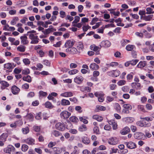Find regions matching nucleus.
I'll return each mask as SVG.
<instances>
[{
  "instance_id": "39448f33",
  "label": "nucleus",
  "mask_w": 154,
  "mask_h": 154,
  "mask_svg": "<svg viewBox=\"0 0 154 154\" xmlns=\"http://www.w3.org/2000/svg\"><path fill=\"white\" fill-rule=\"evenodd\" d=\"M108 143L111 145H116L118 143V140L116 137H112L109 139Z\"/></svg>"
},
{
  "instance_id": "6ab92c4d",
  "label": "nucleus",
  "mask_w": 154,
  "mask_h": 154,
  "mask_svg": "<svg viewBox=\"0 0 154 154\" xmlns=\"http://www.w3.org/2000/svg\"><path fill=\"white\" fill-rule=\"evenodd\" d=\"M76 47L78 51L79 52H80V51H81L83 50L84 48L83 44L81 42H79L77 44Z\"/></svg>"
},
{
  "instance_id": "f3484780",
  "label": "nucleus",
  "mask_w": 154,
  "mask_h": 154,
  "mask_svg": "<svg viewBox=\"0 0 154 154\" xmlns=\"http://www.w3.org/2000/svg\"><path fill=\"white\" fill-rule=\"evenodd\" d=\"M70 115V113L66 111H63L60 114L61 116L65 119L68 118Z\"/></svg>"
},
{
  "instance_id": "4468645a",
  "label": "nucleus",
  "mask_w": 154,
  "mask_h": 154,
  "mask_svg": "<svg viewBox=\"0 0 154 154\" xmlns=\"http://www.w3.org/2000/svg\"><path fill=\"white\" fill-rule=\"evenodd\" d=\"M24 141L25 143L29 145H33L35 144V140L32 138L30 137L24 140Z\"/></svg>"
},
{
  "instance_id": "393cba45",
  "label": "nucleus",
  "mask_w": 154,
  "mask_h": 154,
  "mask_svg": "<svg viewBox=\"0 0 154 154\" xmlns=\"http://www.w3.org/2000/svg\"><path fill=\"white\" fill-rule=\"evenodd\" d=\"M92 118L94 119L97 120L98 122H101L103 119V118L102 117L97 115H94Z\"/></svg>"
},
{
  "instance_id": "0e129e2a",
  "label": "nucleus",
  "mask_w": 154,
  "mask_h": 154,
  "mask_svg": "<svg viewBox=\"0 0 154 154\" xmlns=\"http://www.w3.org/2000/svg\"><path fill=\"white\" fill-rule=\"evenodd\" d=\"M90 28H91V27L88 25L87 26H84L82 27L83 30L84 32L87 31V30Z\"/></svg>"
},
{
  "instance_id": "a18cd8bd",
  "label": "nucleus",
  "mask_w": 154,
  "mask_h": 154,
  "mask_svg": "<svg viewBox=\"0 0 154 154\" xmlns=\"http://www.w3.org/2000/svg\"><path fill=\"white\" fill-rule=\"evenodd\" d=\"M146 14H153L154 12L152 11V9L150 8H146Z\"/></svg>"
},
{
  "instance_id": "4be33fe9",
  "label": "nucleus",
  "mask_w": 154,
  "mask_h": 154,
  "mask_svg": "<svg viewBox=\"0 0 154 154\" xmlns=\"http://www.w3.org/2000/svg\"><path fill=\"white\" fill-rule=\"evenodd\" d=\"M146 65V62L145 61H140L137 65V67L141 68L144 67Z\"/></svg>"
},
{
  "instance_id": "2eb2a0df",
  "label": "nucleus",
  "mask_w": 154,
  "mask_h": 154,
  "mask_svg": "<svg viewBox=\"0 0 154 154\" xmlns=\"http://www.w3.org/2000/svg\"><path fill=\"white\" fill-rule=\"evenodd\" d=\"M123 120L126 123H131L134 121V119L133 117H127L123 118Z\"/></svg>"
},
{
  "instance_id": "20e7f679",
  "label": "nucleus",
  "mask_w": 154,
  "mask_h": 154,
  "mask_svg": "<svg viewBox=\"0 0 154 154\" xmlns=\"http://www.w3.org/2000/svg\"><path fill=\"white\" fill-rule=\"evenodd\" d=\"M15 148L11 145H9L4 149V151L8 153H11V152L15 149Z\"/></svg>"
},
{
  "instance_id": "0eeeda50",
  "label": "nucleus",
  "mask_w": 154,
  "mask_h": 154,
  "mask_svg": "<svg viewBox=\"0 0 154 154\" xmlns=\"http://www.w3.org/2000/svg\"><path fill=\"white\" fill-rule=\"evenodd\" d=\"M127 147L131 149H133L136 147V145L135 143L132 142H126L125 143Z\"/></svg>"
},
{
  "instance_id": "8fccbe9b",
  "label": "nucleus",
  "mask_w": 154,
  "mask_h": 154,
  "mask_svg": "<svg viewBox=\"0 0 154 154\" xmlns=\"http://www.w3.org/2000/svg\"><path fill=\"white\" fill-rule=\"evenodd\" d=\"M4 67L8 69H10L11 68L12 65L10 63H8L4 64Z\"/></svg>"
},
{
  "instance_id": "603ef678",
  "label": "nucleus",
  "mask_w": 154,
  "mask_h": 154,
  "mask_svg": "<svg viewBox=\"0 0 154 154\" xmlns=\"http://www.w3.org/2000/svg\"><path fill=\"white\" fill-rule=\"evenodd\" d=\"M60 133L58 131L54 130L52 132V134L55 137H58L60 135Z\"/></svg>"
},
{
  "instance_id": "ddd939ff",
  "label": "nucleus",
  "mask_w": 154,
  "mask_h": 154,
  "mask_svg": "<svg viewBox=\"0 0 154 154\" xmlns=\"http://www.w3.org/2000/svg\"><path fill=\"white\" fill-rule=\"evenodd\" d=\"M90 68L92 70H97L99 68V66L95 63H91L89 66Z\"/></svg>"
},
{
  "instance_id": "79ce46f5",
  "label": "nucleus",
  "mask_w": 154,
  "mask_h": 154,
  "mask_svg": "<svg viewBox=\"0 0 154 154\" xmlns=\"http://www.w3.org/2000/svg\"><path fill=\"white\" fill-rule=\"evenodd\" d=\"M23 80L29 82H30L31 81V78L29 75L27 76L26 77H24L23 78Z\"/></svg>"
},
{
  "instance_id": "72a5a7b5",
  "label": "nucleus",
  "mask_w": 154,
  "mask_h": 154,
  "mask_svg": "<svg viewBox=\"0 0 154 154\" xmlns=\"http://www.w3.org/2000/svg\"><path fill=\"white\" fill-rule=\"evenodd\" d=\"M87 129V127L85 125H82L80 126L79 128V130L80 131H86Z\"/></svg>"
},
{
  "instance_id": "dca6fc26",
  "label": "nucleus",
  "mask_w": 154,
  "mask_h": 154,
  "mask_svg": "<svg viewBox=\"0 0 154 154\" xmlns=\"http://www.w3.org/2000/svg\"><path fill=\"white\" fill-rule=\"evenodd\" d=\"M0 83L1 85V88L2 90L5 89L9 86V84L7 82L4 81L0 82Z\"/></svg>"
},
{
  "instance_id": "e2e57ef3",
  "label": "nucleus",
  "mask_w": 154,
  "mask_h": 154,
  "mask_svg": "<svg viewBox=\"0 0 154 154\" xmlns=\"http://www.w3.org/2000/svg\"><path fill=\"white\" fill-rule=\"evenodd\" d=\"M6 16V14L5 12L0 11V17L2 18H5Z\"/></svg>"
},
{
  "instance_id": "f8f14e48",
  "label": "nucleus",
  "mask_w": 154,
  "mask_h": 154,
  "mask_svg": "<svg viewBox=\"0 0 154 154\" xmlns=\"http://www.w3.org/2000/svg\"><path fill=\"white\" fill-rule=\"evenodd\" d=\"M109 125H112L113 130H116L117 129L118 125L117 123L114 120H112L109 121Z\"/></svg>"
},
{
  "instance_id": "de8ad7c7",
  "label": "nucleus",
  "mask_w": 154,
  "mask_h": 154,
  "mask_svg": "<svg viewBox=\"0 0 154 154\" xmlns=\"http://www.w3.org/2000/svg\"><path fill=\"white\" fill-rule=\"evenodd\" d=\"M151 16H152V15H148V16H145L143 17V19L145 20L146 21H150L151 19H152V17Z\"/></svg>"
},
{
  "instance_id": "4c0bfd02",
  "label": "nucleus",
  "mask_w": 154,
  "mask_h": 154,
  "mask_svg": "<svg viewBox=\"0 0 154 154\" xmlns=\"http://www.w3.org/2000/svg\"><path fill=\"white\" fill-rule=\"evenodd\" d=\"M18 20L19 19L18 17H15L11 22V24L12 25H15Z\"/></svg>"
},
{
  "instance_id": "58836bf2",
  "label": "nucleus",
  "mask_w": 154,
  "mask_h": 154,
  "mask_svg": "<svg viewBox=\"0 0 154 154\" xmlns=\"http://www.w3.org/2000/svg\"><path fill=\"white\" fill-rule=\"evenodd\" d=\"M130 41L126 39H123L121 40V42L122 46H124L127 43H129Z\"/></svg>"
},
{
  "instance_id": "338daca9",
  "label": "nucleus",
  "mask_w": 154,
  "mask_h": 154,
  "mask_svg": "<svg viewBox=\"0 0 154 154\" xmlns=\"http://www.w3.org/2000/svg\"><path fill=\"white\" fill-rule=\"evenodd\" d=\"M105 130L109 131L111 129V127L109 125H106L104 127Z\"/></svg>"
},
{
  "instance_id": "3c124183",
  "label": "nucleus",
  "mask_w": 154,
  "mask_h": 154,
  "mask_svg": "<svg viewBox=\"0 0 154 154\" xmlns=\"http://www.w3.org/2000/svg\"><path fill=\"white\" fill-rule=\"evenodd\" d=\"M23 62L26 65L29 64L30 63V61L27 58H25L23 60Z\"/></svg>"
},
{
  "instance_id": "f03ea898",
  "label": "nucleus",
  "mask_w": 154,
  "mask_h": 154,
  "mask_svg": "<svg viewBox=\"0 0 154 154\" xmlns=\"http://www.w3.org/2000/svg\"><path fill=\"white\" fill-rule=\"evenodd\" d=\"M66 51L68 53L72 54L80 53V52L78 51L76 48L74 47L67 48L66 49Z\"/></svg>"
},
{
  "instance_id": "c85d7f7f",
  "label": "nucleus",
  "mask_w": 154,
  "mask_h": 154,
  "mask_svg": "<svg viewBox=\"0 0 154 154\" xmlns=\"http://www.w3.org/2000/svg\"><path fill=\"white\" fill-rule=\"evenodd\" d=\"M80 90L81 91L85 92H90L91 91V88L88 87H82L81 88Z\"/></svg>"
},
{
  "instance_id": "864d4df0",
  "label": "nucleus",
  "mask_w": 154,
  "mask_h": 154,
  "mask_svg": "<svg viewBox=\"0 0 154 154\" xmlns=\"http://www.w3.org/2000/svg\"><path fill=\"white\" fill-rule=\"evenodd\" d=\"M138 60L137 59L133 60H132L130 61V64L132 65H135L137 62H138Z\"/></svg>"
},
{
  "instance_id": "6e6d98bb",
  "label": "nucleus",
  "mask_w": 154,
  "mask_h": 154,
  "mask_svg": "<svg viewBox=\"0 0 154 154\" xmlns=\"http://www.w3.org/2000/svg\"><path fill=\"white\" fill-rule=\"evenodd\" d=\"M97 108L98 110L101 111H104L106 109L105 107L101 106L98 105L97 106Z\"/></svg>"
},
{
  "instance_id": "bb28decb",
  "label": "nucleus",
  "mask_w": 154,
  "mask_h": 154,
  "mask_svg": "<svg viewBox=\"0 0 154 154\" xmlns=\"http://www.w3.org/2000/svg\"><path fill=\"white\" fill-rule=\"evenodd\" d=\"M61 104L63 106H66L69 105L70 104V102L68 100L65 99H63L61 100Z\"/></svg>"
},
{
  "instance_id": "bf43d9fd",
  "label": "nucleus",
  "mask_w": 154,
  "mask_h": 154,
  "mask_svg": "<svg viewBox=\"0 0 154 154\" xmlns=\"http://www.w3.org/2000/svg\"><path fill=\"white\" fill-rule=\"evenodd\" d=\"M123 107L125 109H131V106L129 104H125L123 105Z\"/></svg>"
},
{
  "instance_id": "09e8293b",
  "label": "nucleus",
  "mask_w": 154,
  "mask_h": 154,
  "mask_svg": "<svg viewBox=\"0 0 154 154\" xmlns=\"http://www.w3.org/2000/svg\"><path fill=\"white\" fill-rule=\"evenodd\" d=\"M79 119L80 121L82 122L85 124H87L88 123V121L83 117H79Z\"/></svg>"
},
{
  "instance_id": "a211bd4d",
  "label": "nucleus",
  "mask_w": 154,
  "mask_h": 154,
  "mask_svg": "<svg viewBox=\"0 0 154 154\" xmlns=\"http://www.w3.org/2000/svg\"><path fill=\"white\" fill-rule=\"evenodd\" d=\"M20 89L15 85L13 86L11 88V91L13 94H16L20 91Z\"/></svg>"
},
{
  "instance_id": "a19ab883",
  "label": "nucleus",
  "mask_w": 154,
  "mask_h": 154,
  "mask_svg": "<svg viewBox=\"0 0 154 154\" xmlns=\"http://www.w3.org/2000/svg\"><path fill=\"white\" fill-rule=\"evenodd\" d=\"M29 148L28 146L26 144H23L21 147V150L23 152L26 151Z\"/></svg>"
},
{
  "instance_id": "423d86ee",
  "label": "nucleus",
  "mask_w": 154,
  "mask_h": 154,
  "mask_svg": "<svg viewBox=\"0 0 154 154\" xmlns=\"http://www.w3.org/2000/svg\"><path fill=\"white\" fill-rule=\"evenodd\" d=\"M75 41L73 40H68L65 43L64 46L66 48H70L73 45Z\"/></svg>"
},
{
  "instance_id": "f704fd0d",
  "label": "nucleus",
  "mask_w": 154,
  "mask_h": 154,
  "mask_svg": "<svg viewBox=\"0 0 154 154\" xmlns=\"http://www.w3.org/2000/svg\"><path fill=\"white\" fill-rule=\"evenodd\" d=\"M134 48V46L133 45H128L126 47V49L128 51H132Z\"/></svg>"
},
{
  "instance_id": "ea45409f",
  "label": "nucleus",
  "mask_w": 154,
  "mask_h": 154,
  "mask_svg": "<svg viewBox=\"0 0 154 154\" xmlns=\"http://www.w3.org/2000/svg\"><path fill=\"white\" fill-rule=\"evenodd\" d=\"M90 49L94 51H96L98 50L99 47L94 45H91L90 47Z\"/></svg>"
},
{
  "instance_id": "b1692460",
  "label": "nucleus",
  "mask_w": 154,
  "mask_h": 154,
  "mask_svg": "<svg viewBox=\"0 0 154 154\" xmlns=\"http://www.w3.org/2000/svg\"><path fill=\"white\" fill-rule=\"evenodd\" d=\"M51 150L52 152V154H59L61 152L60 149L56 147L52 148Z\"/></svg>"
},
{
  "instance_id": "1a4fd4ad",
  "label": "nucleus",
  "mask_w": 154,
  "mask_h": 154,
  "mask_svg": "<svg viewBox=\"0 0 154 154\" xmlns=\"http://www.w3.org/2000/svg\"><path fill=\"white\" fill-rule=\"evenodd\" d=\"M134 137L137 139H142L145 136L144 134L140 132L135 133L134 134Z\"/></svg>"
},
{
  "instance_id": "13d9d810",
  "label": "nucleus",
  "mask_w": 154,
  "mask_h": 154,
  "mask_svg": "<svg viewBox=\"0 0 154 154\" xmlns=\"http://www.w3.org/2000/svg\"><path fill=\"white\" fill-rule=\"evenodd\" d=\"M39 94L40 96H46L47 95V93L46 92L42 91L39 92Z\"/></svg>"
},
{
  "instance_id": "9b49d317",
  "label": "nucleus",
  "mask_w": 154,
  "mask_h": 154,
  "mask_svg": "<svg viewBox=\"0 0 154 154\" xmlns=\"http://www.w3.org/2000/svg\"><path fill=\"white\" fill-rule=\"evenodd\" d=\"M55 127L57 129L61 131H63L65 129L63 124L60 122L57 123L56 124Z\"/></svg>"
},
{
  "instance_id": "a878e982",
  "label": "nucleus",
  "mask_w": 154,
  "mask_h": 154,
  "mask_svg": "<svg viewBox=\"0 0 154 154\" xmlns=\"http://www.w3.org/2000/svg\"><path fill=\"white\" fill-rule=\"evenodd\" d=\"M8 136V134L7 133H3L0 136V140L3 142H5Z\"/></svg>"
},
{
  "instance_id": "aec40b11",
  "label": "nucleus",
  "mask_w": 154,
  "mask_h": 154,
  "mask_svg": "<svg viewBox=\"0 0 154 154\" xmlns=\"http://www.w3.org/2000/svg\"><path fill=\"white\" fill-rule=\"evenodd\" d=\"M101 45L104 47H108L110 46L111 43L108 40L103 41L101 42Z\"/></svg>"
},
{
  "instance_id": "49530a36",
  "label": "nucleus",
  "mask_w": 154,
  "mask_h": 154,
  "mask_svg": "<svg viewBox=\"0 0 154 154\" xmlns=\"http://www.w3.org/2000/svg\"><path fill=\"white\" fill-rule=\"evenodd\" d=\"M82 142L85 144H88L90 142V140L87 138L84 137L83 138L82 140Z\"/></svg>"
},
{
  "instance_id": "6e6552de",
  "label": "nucleus",
  "mask_w": 154,
  "mask_h": 154,
  "mask_svg": "<svg viewBox=\"0 0 154 154\" xmlns=\"http://www.w3.org/2000/svg\"><path fill=\"white\" fill-rule=\"evenodd\" d=\"M83 79L84 78L82 76L80 75H78L76 76L74 78V81L76 83L79 84L82 83Z\"/></svg>"
},
{
  "instance_id": "412c9836",
  "label": "nucleus",
  "mask_w": 154,
  "mask_h": 154,
  "mask_svg": "<svg viewBox=\"0 0 154 154\" xmlns=\"http://www.w3.org/2000/svg\"><path fill=\"white\" fill-rule=\"evenodd\" d=\"M27 38L25 35L22 36L20 37L21 40V42L23 45H26L28 44V42L27 40Z\"/></svg>"
},
{
  "instance_id": "7ed1b4c3",
  "label": "nucleus",
  "mask_w": 154,
  "mask_h": 154,
  "mask_svg": "<svg viewBox=\"0 0 154 154\" xmlns=\"http://www.w3.org/2000/svg\"><path fill=\"white\" fill-rule=\"evenodd\" d=\"M29 38L31 40V44H36L38 42V38L37 36H35L33 34H29Z\"/></svg>"
},
{
  "instance_id": "c756f323",
  "label": "nucleus",
  "mask_w": 154,
  "mask_h": 154,
  "mask_svg": "<svg viewBox=\"0 0 154 154\" xmlns=\"http://www.w3.org/2000/svg\"><path fill=\"white\" fill-rule=\"evenodd\" d=\"M131 85L133 87L137 89H140V84L138 82H133L132 83Z\"/></svg>"
},
{
  "instance_id": "5701e85b",
  "label": "nucleus",
  "mask_w": 154,
  "mask_h": 154,
  "mask_svg": "<svg viewBox=\"0 0 154 154\" xmlns=\"http://www.w3.org/2000/svg\"><path fill=\"white\" fill-rule=\"evenodd\" d=\"M60 95L62 97H69L72 96L73 94L71 92H66L61 94Z\"/></svg>"
},
{
  "instance_id": "9d476101",
  "label": "nucleus",
  "mask_w": 154,
  "mask_h": 154,
  "mask_svg": "<svg viewBox=\"0 0 154 154\" xmlns=\"http://www.w3.org/2000/svg\"><path fill=\"white\" fill-rule=\"evenodd\" d=\"M130 131V128L126 126L120 131V133L122 135H125Z\"/></svg>"
},
{
  "instance_id": "f257e3e1",
  "label": "nucleus",
  "mask_w": 154,
  "mask_h": 154,
  "mask_svg": "<svg viewBox=\"0 0 154 154\" xmlns=\"http://www.w3.org/2000/svg\"><path fill=\"white\" fill-rule=\"evenodd\" d=\"M120 74V72L118 70H112L107 72V74L111 76L116 77L118 76Z\"/></svg>"
},
{
  "instance_id": "4d7b16f0",
  "label": "nucleus",
  "mask_w": 154,
  "mask_h": 154,
  "mask_svg": "<svg viewBox=\"0 0 154 154\" xmlns=\"http://www.w3.org/2000/svg\"><path fill=\"white\" fill-rule=\"evenodd\" d=\"M94 95L96 97L98 98L99 97H103L104 96L103 94L99 92H96L94 93Z\"/></svg>"
},
{
  "instance_id": "69168bd1",
  "label": "nucleus",
  "mask_w": 154,
  "mask_h": 154,
  "mask_svg": "<svg viewBox=\"0 0 154 154\" xmlns=\"http://www.w3.org/2000/svg\"><path fill=\"white\" fill-rule=\"evenodd\" d=\"M98 19L97 18H94L92 19L90 24L91 25L94 24L98 20Z\"/></svg>"
},
{
  "instance_id": "7c9ffc66",
  "label": "nucleus",
  "mask_w": 154,
  "mask_h": 154,
  "mask_svg": "<svg viewBox=\"0 0 154 154\" xmlns=\"http://www.w3.org/2000/svg\"><path fill=\"white\" fill-rule=\"evenodd\" d=\"M70 121L73 122H77L79 121L78 118L75 116H72L70 117Z\"/></svg>"
},
{
  "instance_id": "052dcab7",
  "label": "nucleus",
  "mask_w": 154,
  "mask_h": 154,
  "mask_svg": "<svg viewBox=\"0 0 154 154\" xmlns=\"http://www.w3.org/2000/svg\"><path fill=\"white\" fill-rule=\"evenodd\" d=\"M126 81L124 80H121L119 81L118 84L119 86H122L125 84Z\"/></svg>"
},
{
  "instance_id": "e433bc0d",
  "label": "nucleus",
  "mask_w": 154,
  "mask_h": 154,
  "mask_svg": "<svg viewBox=\"0 0 154 154\" xmlns=\"http://www.w3.org/2000/svg\"><path fill=\"white\" fill-rule=\"evenodd\" d=\"M29 128L28 127H26L22 129V131L24 134H28L29 132Z\"/></svg>"
},
{
  "instance_id": "2f4dec72",
  "label": "nucleus",
  "mask_w": 154,
  "mask_h": 154,
  "mask_svg": "<svg viewBox=\"0 0 154 154\" xmlns=\"http://www.w3.org/2000/svg\"><path fill=\"white\" fill-rule=\"evenodd\" d=\"M145 122L143 121H138L137 122V125L141 127H146L147 125L145 124Z\"/></svg>"
},
{
  "instance_id": "cd10ccee",
  "label": "nucleus",
  "mask_w": 154,
  "mask_h": 154,
  "mask_svg": "<svg viewBox=\"0 0 154 154\" xmlns=\"http://www.w3.org/2000/svg\"><path fill=\"white\" fill-rule=\"evenodd\" d=\"M45 107L47 108L51 109L54 107V106L49 101L46 102L45 103Z\"/></svg>"
},
{
  "instance_id": "c03bdc74",
  "label": "nucleus",
  "mask_w": 154,
  "mask_h": 154,
  "mask_svg": "<svg viewBox=\"0 0 154 154\" xmlns=\"http://www.w3.org/2000/svg\"><path fill=\"white\" fill-rule=\"evenodd\" d=\"M52 31V28H48L45 30L42 31V32L45 35H47L50 33Z\"/></svg>"
},
{
  "instance_id": "c9c22d12",
  "label": "nucleus",
  "mask_w": 154,
  "mask_h": 154,
  "mask_svg": "<svg viewBox=\"0 0 154 154\" xmlns=\"http://www.w3.org/2000/svg\"><path fill=\"white\" fill-rule=\"evenodd\" d=\"M26 47L23 45H21L20 46H18L17 48V50L21 52H24L25 51Z\"/></svg>"
},
{
  "instance_id": "37998d69",
  "label": "nucleus",
  "mask_w": 154,
  "mask_h": 154,
  "mask_svg": "<svg viewBox=\"0 0 154 154\" xmlns=\"http://www.w3.org/2000/svg\"><path fill=\"white\" fill-rule=\"evenodd\" d=\"M78 70L76 69H73L69 71L68 73L70 75H72L78 73Z\"/></svg>"
},
{
  "instance_id": "774afa93",
  "label": "nucleus",
  "mask_w": 154,
  "mask_h": 154,
  "mask_svg": "<svg viewBox=\"0 0 154 154\" xmlns=\"http://www.w3.org/2000/svg\"><path fill=\"white\" fill-rule=\"evenodd\" d=\"M34 130L36 132H39L40 130V128L38 126H35L33 127Z\"/></svg>"
},
{
  "instance_id": "5fc2aeb1",
  "label": "nucleus",
  "mask_w": 154,
  "mask_h": 154,
  "mask_svg": "<svg viewBox=\"0 0 154 154\" xmlns=\"http://www.w3.org/2000/svg\"><path fill=\"white\" fill-rule=\"evenodd\" d=\"M80 19V17L78 16H75V20H74L72 22L73 23H77L78 22H79V20Z\"/></svg>"
},
{
  "instance_id": "473e14b6",
  "label": "nucleus",
  "mask_w": 154,
  "mask_h": 154,
  "mask_svg": "<svg viewBox=\"0 0 154 154\" xmlns=\"http://www.w3.org/2000/svg\"><path fill=\"white\" fill-rule=\"evenodd\" d=\"M93 131L94 133L97 134H100V132L99 128L97 126H94L93 129Z\"/></svg>"
},
{
  "instance_id": "680f3d73",
  "label": "nucleus",
  "mask_w": 154,
  "mask_h": 154,
  "mask_svg": "<svg viewBox=\"0 0 154 154\" xmlns=\"http://www.w3.org/2000/svg\"><path fill=\"white\" fill-rule=\"evenodd\" d=\"M26 116L28 119H33L34 118L33 116L31 113L28 114Z\"/></svg>"
}]
</instances>
